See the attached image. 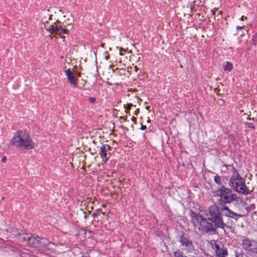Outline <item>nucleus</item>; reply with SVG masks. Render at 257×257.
<instances>
[{
	"label": "nucleus",
	"instance_id": "f257e3e1",
	"mask_svg": "<svg viewBox=\"0 0 257 257\" xmlns=\"http://www.w3.org/2000/svg\"><path fill=\"white\" fill-rule=\"evenodd\" d=\"M12 142L14 146L26 150H31L34 147V143L29 135L22 131H18L15 133Z\"/></svg>",
	"mask_w": 257,
	"mask_h": 257
},
{
	"label": "nucleus",
	"instance_id": "f03ea898",
	"mask_svg": "<svg viewBox=\"0 0 257 257\" xmlns=\"http://www.w3.org/2000/svg\"><path fill=\"white\" fill-rule=\"evenodd\" d=\"M233 175L230 179V186L239 193L244 194H248L250 191L245 186L244 180L233 168L232 169Z\"/></svg>",
	"mask_w": 257,
	"mask_h": 257
},
{
	"label": "nucleus",
	"instance_id": "7ed1b4c3",
	"mask_svg": "<svg viewBox=\"0 0 257 257\" xmlns=\"http://www.w3.org/2000/svg\"><path fill=\"white\" fill-rule=\"evenodd\" d=\"M214 195L219 197V200L224 204H229L237 200L236 195L232 190L224 186L217 188L214 192Z\"/></svg>",
	"mask_w": 257,
	"mask_h": 257
},
{
	"label": "nucleus",
	"instance_id": "20e7f679",
	"mask_svg": "<svg viewBox=\"0 0 257 257\" xmlns=\"http://www.w3.org/2000/svg\"><path fill=\"white\" fill-rule=\"evenodd\" d=\"M207 218L203 217L202 215L193 213L192 216V222L195 228L202 231H207L211 230L212 228L211 222L207 221Z\"/></svg>",
	"mask_w": 257,
	"mask_h": 257
},
{
	"label": "nucleus",
	"instance_id": "39448f33",
	"mask_svg": "<svg viewBox=\"0 0 257 257\" xmlns=\"http://www.w3.org/2000/svg\"><path fill=\"white\" fill-rule=\"evenodd\" d=\"M179 241L183 247V249L186 250L187 252L193 253L195 252L193 242L189 237L182 235L180 237Z\"/></svg>",
	"mask_w": 257,
	"mask_h": 257
},
{
	"label": "nucleus",
	"instance_id": "423d86ee",
	"mask_svg": "<svg viewBox=\"0 0 257 257\" xmlns=\"http://www.w3.org/2000/svg\"><path fill=\"white\" fill-rule=\"evenodd\" d=\"M211 246L216 257H226L228 255L227 250L220 242L215 241L211 242Z\"/></svg>",
	"mask_w": 257,
	"mask_h": 257
},
{
	"label": "nucleus",
	"instance_id": "0eeeda50",
	"mask_svg": "<svg viewBox=\"0 0 257 257\" xmlns=\"http://www.w3.org/2000/svg\"><path fill=\"white\" fill-rule=\"evenodd\" d=\"M241 245L245 250L257 253V241L244 238L242 240Z\"/></svg>",
	"mask_w": 257,
	"mask_h": 257
},
{
	"label": "nucleus",
	"instance_id": "6e6552de",
	"mask_svg": "<svg viewBox=\"0 0 257 257\" xmlns=\"http://www.w3.org/2000/svg\"><path fill=\"white\" fill-rule=\"evenodd\" d=\"M46 30L51 34H55L61 36L62 34H68L69 30L63 28L61 25H51L46 29Z\"/></svg>",
	"mask_w": 257,
	"mask_h": 257
},
{
	"label": "nucleus",
	"instance_id": "1a4fd4ad",
	"mask_svg": "<svg viewBox=\"0 0 257 257\" xmlns=\"http://www.w3.org/2000/svg\"><path fill=\"white\" fill-rule=\"evenodd\" d=\"M99 149V155L102 159V161L106 162L110 157V147L107 144L102 145Z\"/></svg>",
	"mask_w": 257,
	"mask_h": 257
},
{
	"label": "nucleus",
	"instance_id": "9d476101",
	"mask_svg": "<svg viewBox=\"0 0 257 257\" xmlns=\"http://www.w3.org/2000/svg\"><path fill=\"white\" fill-rule=\"evenodd\" d=\"M219 209L216 205H211L209 207L208 213H206V216L208 220L220 215Z\"/></svg>",
	"mask_w": 257,
	"mask_h": 257
},
{
	"label": "nucleus",
	"instance_id": "9b49d317",
	"mask_svg": "<svg viewBox=\"0 0 257 257\" xmlns=\"http://www.w3.org/2000/svg\"><path fill=\"white\" fill-rule=\"evenodd\" d=\"M24 238L27 240L28 243L34 247H39V237L37 235H33L31 236L27 235Z\"/></svg>",
	"mask_w": 257,
	"mask_h": 257
},
{
	"label": "nucleus",
	"instance_id": "f8f14e48",
	"mask_svg": "<svg viewBox=\"0 0 257 257\" xmlns=\"http://www.w3.org/2000/svg\"><path fill=\"white\" fill-rule=\"evenodd\" d=\"M220 210L223 213L224 215L227 217L235 218H237L238 216L237 214L232 212L229 209L228 207L224 205L220 208Z\"/></svg>",
	"mask_w": 257,
	"mask_h": 257
},
{
	"label": "nucleus",
	"instance_id": "ddd939ff",
	"mask_svg": "<svg viewBox=\"0 0 257 257\" xmlns=\"http://www.w3.org/2000/svg\"><path fill=\"white\" fill-rule=\"evenodd\" d=\"M209 221H211V222H213L214 225L218 228H223L225 225L221 215L209 220Z\"/></svg>",
	"mask_w": 257,
	"mask_h": 257
},
{
	"label": "nucleus",
	"instance_id": "4468645a",
	"mask_svg": "<svg viewBox=\"0 0 257 257\" xmlns=\"http://www.w3.org/2000/svg\"><path fill=\"white\" fill-rule=\"evenodd\" d=\"M66 75L67 76L68 80L70 83L74 87H77V83L72 73L69 69L65 70Z\"/></svg>",
	"mask_w": 257,
	"mask_h": 257
},
{
	"label": "nucleus",
	"instance_id": "2eb2a0df",
	"mask_svg": "<svg viewBox=\"0 0 257 257\" xmlns=\"http://www.w3.org/2000/svg\"><path fill=\"white\" fill-rule=\"evenodd\" d=\"M223 69L224 71H230L233 68V65L231 63L226 61L223 64Z\"/></svg>",
	"mask_w": 257,
	"mask_h": 257
},
{
	"label": "nucleus",
	"instance_id": "dca6fc26",
	"mask_svg": "<svg viewBox=\"0 0 257 257\" xmlns=\"http://www.w3.org/2000/svg\"><path fill=\"white\" fill-rule=\"evenodd\" d=\"M48 243V241L46 239L39 237V247L47 245Z\"/></svg>",
	"mask_w": 257,
	"mask_h": 257
},
{
	"label": "nucleus",
	"instance_id": "f3484780",
	"mask_svg": "<svg viewBox=\"0 0 257 257\" xmlns=\"http://www.w3.org/2000/svg\"><path fill=\"white\" fill-rule=\"evenodd\" d=\"M174 255L175 257H185L186 256L182 251L179 249L174 252Z\"/></svg>",
	"mask_w": 257,
	"mask_h": 257
},
{
	"label": "nucleus",
	"instance_id": "a211bd4d",
	"mask_svg": "<svg viewBox=\"0 0 257 257\" xmlns=\"http://www.w3.org/2000/svg\"><path fill=\"white\" fill-rule=\"evenodd\" d=\"M214 181L215 182L219 185H221L222 184V180L220 177L218 175H215L214 177Z\"/></svg>",
	"mask_w": 257,
	"mask_h": 257
},
{
	"label": "nucleus",
	"instance_id": "6ab92c4d",
	"mask_svg": "<svg viewBox=\"0 0 257 257\" xmlns=\"http://www.w3.org/2000/svg\"><path fill=\"white\" fill-rule=\"evenodd\" d=\"M235 257H248V256L243 253L235 252Z\"/></svg>",
	"mask_w": 257,
	"mask_h": 257
},
{
	"label": "nucleus",
	"instance_id": "aec40b11",
	"mask_svg": "<svg viewBox=\"0 0 257 257\" xmlns=\"http://www.w3.org/2000/svg\"><path fill=\"white\" fill-rule=\"evenodd\" d=\"M252 41H253V44L255 45L257 43V33L253 36Z\"/></svg>",
	"mask_w": 257,
	"mask_h": 257
},
{
	"label": "nucleus",
	"instance_id": "412c9836",
	"mask_svg": "<svg viewBox=\"0 0 257 257\" xmlns=\"http://www.w3.org/2000/svg\"><path fill=\"white\" fill-rule=\"evenodd\" d=\"M133 104L132 103H128L127 104V107L125 109V112L126 113H128L129 112V110L131 109V107L133 106Z\"/></svg>",
	"mask_w": 257,
	"mask_h": 257
},
{
	"label": "nucleus",
	"instance_id": "4be33fe9",
	"mask_svg": "<svg viewBox=\"0 0 257 257\" xmlns=\"http://www.w3.org/2000/svg\"><path fill=\"white\" fill-rule=\"evenodd\" d=\"M218 12V9L217 8H215L214 10H212V13L213 15H215L216 13Z\"/></svg>",
	"mask_w": 257,
	"mask_h": 257
},
{
	"label": "nucleus",
	"instance_id": "5701e85b",
	"mask_svg": "<svg viewBox=\"0 0 257 257\" xmlns=\"http://www.w3.org/2000/svg\"><path fill=\"white\" fill-rule=\"evenodd\" d=\"M89 101L91 103H93L95 101V98L94 97H90L89 98Z\"/></svg>",
	"mask_w": 257,
	"mask_h": 257
},
{
	"label": "nucleus",
	"instance_id": "b1692460",
	"mask_svg": "<svg viewBox=\"0 0 257 257\" xmlns=\"http://www.w3.org/2000/svg\"><path fill=\"white\" fill-rule=\"evenodd\" d=\"M243 27H244L243 26H237L236 27V29H237V30H241V29H243Z\"/></svg>",
	"mask_w": 257,
	"mask_h": 257
},
{
	"label": "nucleus",
	"instance_id": "393cba45",
	"mask_svg": "<svg viewBox=\"0 0 257 257\" xmlns=\"http://www.w3.org/2000/svg\"><path fill=\"white\" fill-rule=\"evenodd\" d=\"M7 160V158L6 157H3V158L2 159V162H5Z\"/></svg>",
	"mask_w": 257,
	"mask_h": 257
},
{
	"label": "nucleus",
	"instance_id": "a878e982",
	"mask_svg": "<svg viewBox=\"0 0 257 257\" xmlns=\"http://www.w3.org/2000/svg\"><path fill=\"white\" fill-rule=\"evenodd\" d=\"M146 128H147V127H146V125H142L141 129L142 130H146Z\"/></svg>",
	"mask_w": 257,
	"mask_h": 257
},
{
	"label": "nucleus",
	"instance_id": "bb28decb",
	"mask_svg": "<svg viewBox=\"0 0 257 257\" xmlns=\"http://www.w3.org/2000/svg\"><path fill=\"white\" fill-rule=\"evenodd\" d=\"M244 20H247V18L244 16H242L240 18L241 21H244Z\"/></svg>",
	"mask_w": 257,
	"mask_h": 257
},
{
	"label": "nucleus",
	"instance_id": "cd10ccee",
	"mask_svg": "<svg viewBox=\"0 0 257 257\" xmlns=\"http://www.w3.org/2000/svg\"><path fill=\"white\" fill-rule=\"evenodd\" d=\"M109 58V56L107 55H106L105 56V59L106 60H108Z\"/></svg>",
	"mask_w": 257,
	"mask_h": 257
},
{
	"label": "nucleus",
	"instance_id": "c85d7f7f",
	"mask_svg": "<svg viewBox=\"0 0 257 257\" xmlns=\"http://www.w3.org/2000/svg\"><path fill=\"white\" fill-rule=\"evenodd\" d=\"M146 108L147 110H150V106H147L146 107Z\"/></svg>",
	"mask_w": 257,
	"mask_h": 257
},
{
	"label": "nucleus",
	"instance_id": "c756f323",
	"mask_svg": "<svg viewBox=\"0 0 257 257\" xmlns=\"http://www.w3.org/2000/svg\"><path fill=\"white\" fill-rule=\"evenodd\" d=\"M120 118L121 119H123L124 120V121H126V119L123 117L121 116Z\"/></svg>",
	"mask_w": 257,
	"mask_h": 257
},
{
	"label": "nucleus",
	"instance_id": "7c9ffc66",
	"mask_svg": "<svg viewBox=\"0 0 257 257\" xmlns=\"http://www.w3.org/2000/svg\"><path fill=\"white\" fill-rule=\"evenodd\" d=\"M249 127H251V128H254V126H253V125H250L249 126Z\"/></svg>",
	"mask_w": 257,
	"mask_h": 257
},
{
	"label": "nucleus",
	"instance_id": "2f4dec72",
	"mask_svg": "<svg viewBox=\"0 0 257 257\" xmlns=\"http://www.w3.org/2000/svg\"><path fill=\"white\" fill-rule=\"evenodd\" d=\"M119 54L121 55H123V54L121 52V51H120Z\"/></svg>",
	"mask_w": 257,
	"mask_h": 257
},
{
	"label": "nucleus",
	"instance_id": "473e14b6",
	"mask_svg": "<svg viewBox=\"0 0 257 257\" xmlns=\"http://www.w3.org/2000/svg\"><path fill=\"white\" fill-rule=\"evenodd\" d=\"M147 121H148V122H150L151 120H150V119H148V120H147Z\"/></svg>",
	"mask_w": 257,
	"mask_h": 257
},
{
	"label": "nucleus",
	"instance_id": "72a5a7b5",
	"mask_svg": "<svg viewBox=\"0 0 257 257\" xmlns=\"http://www.w3.org/2000/svg\"><path fill=\"white\" fill-rule=\"evenodd\" d=\"M61 38H64V37H63V36H61Z\"/></svg>",
	"mask_w": 257,
	"mask_h": 257
},
{
	"label": "nucleus",
	"instance_id": "f704fd0d",
	"mask_svg": "<svg viewBox=\"0 0 257 257\" xmlns=\"http://www.w3.org/2000/svg\"><path fill=\"white\" fill-rule=\"evenodd\" d=\"M219 14H220V12H218V15H219ZM217 16H218V15H217Z\"/></svg>",
	"mask_w": 257,
	"mask_h": 257
},
{
	"label": "nucleus",
	"instance_id": "c9c22d12",
	"mask_svg": "<svg viewBox=\"0 0 257 257\" xmlns=\"http://www.w3.org/2000/svg\"><path fill=\"white\" fill-rule=\"evenodd\" d=\"M185 257H187V256H185Z\"/></svg>",
	"mask_w": 257,
	"mask_h": 257
}]
</instances>
